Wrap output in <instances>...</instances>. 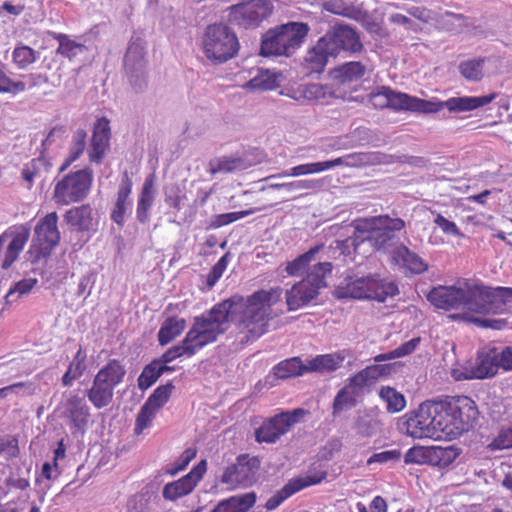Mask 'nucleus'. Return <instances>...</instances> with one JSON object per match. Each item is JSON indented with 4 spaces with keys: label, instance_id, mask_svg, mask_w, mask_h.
I'll list each match as a JSON object with an SVG mask.
<instances>
[{
    "label": "nucleus",
    "instance_id": "1",
    "mask_svg": "<svg viewBox=\"0 0 512 512\" xmlns=\"http://www.w3.org/2000/svg\"><path fill=\"white\" fill-rule=\"evenodd\" d=\"M280 287L257 290L244 297L234 294L215 304L208 312L194 318L193 326L184 339L168 348L160 357L172 362L181 356L191 357L209 343L215 342L234 323L240 343L248 344L268 332L272 306L281 297Z\"/></svg>",
    "mask_w": 512,
    "mask_h": 512
},
{
    "label": "nucleus",
    "instance_id": "2",
    "mask_svg": "<svg viewBox=\"0 0 512 512\" xmlns=\"http://www.w3.org/2000/svg\"><path fill=\"white\" fill-rule=\"evenodd\" d=\"M337 299H368L384 303L387 298L399 294L395 281L382 278L379 274L365 277H345L334 290Z\"/></svg>",
    "mask_w": 512,
    "mask_h": 512
},
{
    "label": "nucleus",
    "instance_id": "3",
    "mask_svg": "<svg viewBox=\"0 0 512 512\" xmlns=\"http://www.w3.org/2000/svg\"><path fill=\"white\" fill-rule=\"evenodd\" d=\"M309 31L307 23L295 21L270 28L261 37L259 54L291 57L305 42Z\"/></svg>",
    "mask_w": 512,
    "mask_h": 512
},
{
    "label": "nucleus",
    "instance_id": "4",
    "mask_svg": "<svg viewBox=\"0 0 512 512\" xmlns=\"http://www.w3.org/2000/svg\"><path fill=\"white\" fill-rule=\"evenodd\" d=\"M464 284L463 308L478 314H499L505 306H512V288H490L470 279Z\"/></svg>",
    "mask_w": 512,
    "mask_h": 512
},
{
    "label": "nucleus",
    "instance_id": "5",
    "mask_svg": "<svg viewBox=\"0 0 512 512\" xmlns=\"http://www.w3.org/2000/svg\"><path fill=\"white\" fill-rule=\"evenodd\" d=\"M441 400H428L421 403L417 410L407 413L403 418L406 432L413 438H431L436 433L447 432V424L443 418Z\"/></svg>",
    "mask_w": 512,
    "mask_h": 512
},
{
    "label": "nucleus",
    "instance_id": "6",
    "mask_svg": "<svg viewBox=\"0 0 512 512\" xmlns=\"http://www.w3.org/2000/svg\"><path fill=\"white\" fill-rule=\"evenodd\" d=\"M239 48V40L231 27L223 23L206 27L202 37V49L213 64L226 63L237 55Z\"/></svg>",
    "mask_w": 512,
    "mask_h": 512
},
{
    "label": "nucleus",
    "instance_id": "7",
    "mask_svg": "<svg viewBox=\"0 0 512 512\" xmlns=\"http://www.w3.org/2000/svg\"><path fill=\"white\" fill-rule=\"evenodd\" d=\"M496 96V93H491L484 96L451 97L446 101H432L412 97L404 93L402 110L420 113H436L446 108L451 113L467 112L491 103Z\"/></svg>",
    "mask_w": 512,
    "mask_h": 512
},
{
    "label": "nucleus",
    "instance_id": "8",
    "mask_svg": "<svg viewBox=\"0 0 512 512\" xmlns=\"http://www.w3.org/2000/svg\"><path fill=\"white\" fill-rule=\"evenodd\" d=\"M331 272L332 264L330 262H319L314 265L304 279L286 291L288 311H294L302 306H306L317 298L319 290L327 285L325 281L326 275Z\"/></svg>",
    "mask_w": 512,
    "mask_h": 512
},
{
    "label": "nucleus",
    "instance_id": "9",
    "mask_svg": "<svg viewBox=\"0 0 512 512\" xmlns=\"http://www.w3.org/2000/svg\"><path fill=\"white\" fill-rule=\"evenodd\" d=\"M126 375L125 367L117 359L109 360L95 375L92 386L87 390L89 401L97 409L110 405L113 401L114 389Z\"/></svg>",
    "mask_w": 512,
    "mask_h": 512
},
{
    "label": "nucleus",
    "instance_id": "10",
    "mask_svg": "<svg viewBox=\"0 0 512 512\" xmlns=\"http://www.w3.org/2000/svg\"><path fill=\"white\" fill-rule=\"evenodd\" d=\"M443 418L447 424L446 434L456 429L458 433L473 429L478 421L479 411L475 402L467 396L447 397L441 400Z\"/></svg>",
    "mask_w": 512,
    "mask_h": 512
},
{
    "label": "nucleus",
    "instance_id": "11",
    "mask_svg": "<svg viewBox=\"0 0 512 512\" xmlns=\"http://www.w3.org/2000/svg\"><path fill=\"white\" fill-rule=\"evenodd\" d=\"M323 36L335 57H359L367 53L359 31L349 24L337 22L331 25Z\"/></svg>",
    "mask_w": 512,
    "mask_h": 512
},
{
    "label": "nucleus",
    "instance_id": "12",
    "mask_svg": "<svg viewBox=\"0 0 512 512\" xmlns=\"http://www.w3.org/2000/svg\"><path fill=\"white\" fill-rule=\"evenodd\" d=\"M92 181L93 170L90 167L67 174L55 185L56 203L67 205L84 200L90 191Z\"/></svg>",
    "mask_w": 512,
    "mask_h": 512
},
{
    "label": "nucleus",
    "instance_id": "13",
    "mask_svg": "<svg viewBox=\"0 0 512 512\" xmlns=\"http://www.w3.org/2000/svg\"><path fill=\"white\" fill-rule=\"evenodd\" d=\"M404 227L405 222L400 218H390L387 215L371 218L370 246L377 251L394 255V250L400 244L395 232Z\"/></svg>",
    "mask_w": 512,
    "mask_h": 512
},
{
    "label": "nucleus",
    "instance_id": "14",
    "mask_svg": "<svg viewBox=\"0 0 512 512\" xmlns=\"http://www.w3.org/2000/svg\"><path fill=\"white\" fill-rule=\"evenodd\" d=\"M274 12L272 0H248L232 7L230 17L238 26L254 29L268 20Z\"/></svg>",
    "mask_w": 512,
    "mask_h": 512
},
{
    "label": "nucleus",
    "instance_id": "15",
    "mask_svg": "<svg viewBox=\"0 0 512 512\" xmlns=\"http://www.w3.org/2000/svg\"><path fill=\"white\" fill-rule=\"evenodd\" d=\"M307 414H309L308 410L296 408L291 411H283L269 418L256 429V441L258 443H275L291 426L298 423L300 419Z\"/></svg>",
    "mask_w": 512,
    "mask_h": 512
},
{
    "label": "nucleus",
    "instance_id": "16",
    "mask_svg": "<svg viewBox=\"0 0 512 512\" xmlns=\"http://www.w3.org/2000/svg\"><path fill=\"white\" fill-rule=\"evenodd\" d=\"M261 461L257 456L249 454H240L236 462L224 469L220 478L221 483L232 485L233 487H250L257 481V473L260 469Z\"/></svg>",
    "mask_w": 512,
    "mask_h": 512
},
{
    "label": "nucleus",
    "instance_id": "17",
    "mask_svg": "<svg viewBox=\"0 0 512 512\" xmlns=\"http://www.w3.org/2000/svg\"><path fill=\"white\" fill-rule=\"evenodd\" d=\"M496 348L480 350L474 360H470L463 367V379H484L493 377L498 370Z\"/></svg>",
    "mask_w": 512,
    "mask_h": 512
},
{
    "label": "nucleus",
    "instance_id": "18",
    "mask_svg": "<svg viewBox=\"0 0 512 512\" xmlns=\"http://www.w3.org/2000/svg\"><path fill=\"white\" fill-rule=\"evenodd\" d=\"M463 289L462 280H458L456 284L450 286L439 285L429 291L427 300L438 309L457 310L463 308Z\"/></svg>",
    "mask_w": 512,
    "mask_h": 512
},
{
    "label": "nucleus",
    "instance_id": "19",
    "mask_svg": "<svg viewBox=\"0 0 512 512\" xmlns=\"http://www.w3.org/2000/svg\"><path fill=\"white\" fill-rule=\"evenodd\" d=\"M327 476V472L308 474L304 477H297L289 480L280 490L276 491L266 502L265 508L268 511L275 510L286 499L299 492L305 487L319 484Z\"/></svg>",
    "mask_w": 512,
    "mask_h": 512
},
{
    "label": "nucleus",
    "instance_id": "20",
    "mask_svg": "<svg viewBox=\"0 0 512 512\" xmlns=\"http://www.w3.org/2000/svg\"><path fill=\"white\" fill-rule=\"evenodd\" d=\"M369 59L347 61L330 70L329 75L338 86L350 85L362 80L369 72Z\"/></svg>",
    "mask_w": 512,
    "mask_h": 512
},
{
    "label": "nucleus",
    "instance_id": "21",
    "mask_svg": "<svg viewBox=\"0 0 512 512\" xmlns=\"http://www.w3.org/2000/svg\"><path fill=\"white\" fill-rule=\"evenodd\" d=\"M64 409V415L69 418L72 424V433L78 432L83 435L90 417L89 407L84 397L70 396L64 404Z\"/></svg>",
    "mask_w": 512,
    "mask_h": 512
},
{
    "label": "nucleus",
    "instance_id": "22",
    "mask_svg": "<svg viewBox=\"0 0 512 512\" xmlns=\"http://www.w3.org/2000/svg\"><path fill=\"white\" fill-rule=\"evenodd\" d=\"M110 122L106 117L96 120L93 127V134L91 138L89 159L94 163H101L106 150L109 147L111 131Z\"/></svg>",
    "mask_w": 512,
    "mask_h": 512
},
{
    "label": "nucleus",
    "instance_id": "23",
    "mask_svg": "<svg viewBox=\"0 0 512 512\" xmlns=\"http://www.w3.org/2000/svg\"><path fill=\"white\" fill-rule=\"evenodd\" d=\"M383 158L384 154L380 152L351 153L332 160L321 161V166L322 171H326L337 166L363 167L380 164L383 162Z\"/></svg>",
    "mask_w": 512,
    "mask_h": 512
},
{
    "label": "nucleus",
    "instance_id": "24",
    "mask_svg": "<svg viewBox=\"0 0 512 512\" xmlns=\"http://www.w3.org/2000/svg\"><path fill=\"white\" fill-rule=\"evenodd\" d=\"M3 234H9L8 239H11L7 246L4 260L1 264L2 269H8L16 261L28 241L30 237V229L25 225L14 226Z\"/></svg>",
    "mask_w": 512,
    "mask_h": 512
},
{
    "label": "nucleus",
    "instance_id": "25",
    "mask_svg": "<svg viewBox=\"0 0 512 512\" xmlns=\"http://www.w3.org/2000/svg\"><path fill=\"white\" fill-rule=\"evenodd\" d=\"M132 190V180L129 177L127 171L123 173L121 182L119 184L116 202L111 211L110 218L120 228L124 226L125 215L131 202L129 201V195Z\"/></svg>",
    "mask_w": 512,
    "mask_h": 512
},
{
    "label": "nucleus",
    "instance_id": "26",
    "mask_svg": "<svg viewBox=\"0 0 512 512\" xmlns=\"http://www.w3.org/2000/svg\"><path fill=\"white\" fill-rule=\"evenodd\" d=\"M330 58L335 59L336 57L330 50V46L324 39V36H322L318 39L316 44L308 50L305 61L311 72L321 73L324 71Z\"/></svg>",
    "mask_w": 512,
    "mask_h": 512
},
{
    "label": "nucleus",
    "instance_id": "27",
    "mask_svg": "<svg viewBox=\"0 0 512 512\" xmlns=\"http://www.w3.org/2000/svg\"><path fill=\"white\" fill-rule=\"evenodd\" d=\"M58 215L56 212L48 213L42 218L34 229L33 242H47L52 245H58L60 242V232L57 228Z\"/></svg>",
    "mask_w": 512,
    "mask_h": 512
},
{
    "label": "nucleus",
    "instance_id": "28",
    "mask_svg": "<svg viewBox=\"0 0 512 512\" xmlns=\"http://www.w3.org/2000/svg\"><path fill=\"white\" fill-rule=\"evenodd\" d=\"M256 501L257 494L254 491L237 494L219 501L211 512H248Z\"/></svg>",
    "mask_w": 512,
    "mask_h": 512
},
{
    "label": "nucleus",
    "instance_id": "29",
    "mask_svg": "<svg viewBox=\"0 0 512 512\" xmlns=\"http://www.w3.org/2000/svg\"><path fill=\"white\" fill-rule=\"evenodd\" d=\"M64 221L75 231H89L93 226L92 208L89 204L69 209L64 215Z\"/></svg>",
    "mask_w": 512,
    "mask_h": 512
},
{
    "label": "nucleus",
    "instance_id": "30",
    "mask_svg": "<svg viewBox=\"0 0 512 512\" xmlns=\"http://www.w3.org/2000/svg\"><path fill=\"white\" fill-rule=\"evenodd\" d=\"M403 96L404 93L395 92L389 87L381 86L376 93L370 95V100L375 107L400 111L403 109Z\"/></svg>",
    "mask_w": 512,
    "mask_h": 512
},
{
    "label": "nucleus",
    "instance_id": "31",
    "mask_svg": "<svg viewBox=\"0 0 512 512\" xmlns=\"http://www.w3.org/2000/svg\"><path fill=\"white\" fill-rule=\"evenodd\" d=\"M186 328V320L175 316H170L164 320L158 331V342L160 346H165L178 337Z\"/></svg>",
    "mask_w": 512,
    "mask_h": 512
},
{
    "label": "nucleus",
    "instance_id": "32",
    "mask_svg": "<svg viewBox=\"0 0 512 512\" xmlns=\"http://www.w3.org/2000/svg\"><path fill=\"white\" fill-rule=\"evenodd\" d=\"M153 177V175H150L148 178H146L137 202L136 218L142 224L148 222L149 210L152 207L154 201Z\"/></svg>",
    "mask_w": 512,
    "mask_h": 512
},
{
    "label": "nucleus",
    "instance_id": "33",
    "mask_svg": "<svg viewBox=\"0 0 512 512\" xmlns=\"http://www.w3.org/2000/svg\"><path fill=\"white\" fill-rule=\"evenodd\" d=\"M438 27L454 35L461 34L469 27L468 18L463 14L446 11L436 19Z\"/></svg>",
    "mask_w": 512,
    "mask_h": 512
},
{
    "label": "nucleus",
    "instance_id": "34",
    "mask_svg": "<svg viewBox=\"0 0 512 512\" xmlns=\"http://www.w3.org/2000/svg\"><path fill=\"white\" fill-rule=\"evenodd\" d=\"M145 55L146 51L143 40L140 38L132 40L124 56V70L146 67Z\"/></svg>",
    "mask_w": 512,
    "mask_h": 512
},
{
    "label": "nucleus",
    "instance_id": "35",
    "mask_svg": "<svg viewBox=\"0 0 512 512\" xmlns=\"http://www.w3.org/2000/svg\"><path fill=\"white\" fill-rule=\"evenodd\" d=\"M430 465L444 468L449 466L460 455L461 449L450 445L447 447L430 446Z\"/></svg>",
    "mask_w": 512,
    "mask_h": 512
},
{
    "label": "nucleus",
    "instance_id": "36",
    "mask_svg": "<svg viewBox=\"0 0 512 512\" xmlns=\"http://www.w3.org/2000/svg\"><path fill=\"white\" fill-rule=\"evenodd\" d=\"M394 258L401 259L403 265L415 274H420L428 268L419 255L409 250L403 244H399L394 250Z\"/></svg>",
    "mask_w": 512,
    "mask_h": 512
},
{
    "label": "nucleus",
    "instance_id": "37",
    "mask_svg": "<svg viewBox=\"0 0 512 512\" xmlns=\"http://www.w3.org/2000/svg\"><path fill=\"white\" fill-rule=\"evenodd\" d=\"M273 371L277 379H287L303 375L307 372V365H304L299 358L294 357L281 361L273 368Z\"/></svg>",
    "mask_w": 512,
    "mask_h": 512
},
{
    "label": "nucleus",
    "instance_id": "38",
    "mask_svg": "<svg viewBox=\"0 0 512 512\" xmlns=\"http://www.w3.org/2000/svg\"><path fill=\"white\" fill-rule=\"evenodd\" d=\"M194 486L190 482V477L182 478L167 483L162 490V496L165 500L176 501L177 499L190 494L194 490Z\"/></svg>",
    "mask_w": 512,
    "mask_h": 512
},
{
    "label": "nucleus",
    "instance_id": "39",
    "mask_svg": "<svg viewBox=\"0 0 512 512\" xmlns=\"http://www.w3.org/2000/svg\"><path fill=\"white\" fill-rule=\"evenodd\" d=\"M278 86L276 73H272L269 70H259L258 74L245 84V88L250 91H267Z\"/></svg>",
    "mask_w": 512,
    "mask_h": 512
},
{
    "label": "nucleus",
    "instance_id": "40",
    "mask_svg": "<svg viewBox=\"0 0 512 512\" xmlns=\"http://www.w3.org/2000/svg\"><path fill=\"white\" fill-rule=\"evenodd\" d=\"M252 165L253 163L244 157L229 156L217 159L216 165L211 164L210 170L212 174L218 172L230 173L236 170H245Z\"/></svg>",
    "mask_w": 512,
    "mask_h": 512
},
{
    "label": "nucleus",
    "instance_id": "41",
    "mask_svg": "<svg viewBox=\"0 0 512 512\" xmlns=\"http://www.w3.org/2000/svg\"><path fill=\"white\" fill-rule=\"evenodd\" d=\"M379 396L387 404V412L389 413H398L406 406L404 395L393 387H381Z\"/></svg>",
    "mask_w": 512,
    "mask_h": 512
},
{
    "label": "nucleus",
    "instance_id": "42",
    "mask_svg": "<svg viewBox=\"0 0 512 512\" xmlns=\"http://www.w3.org/2000/svg\"><path fill=\"white\" fill-rule=\"evenodd\" d=\"M486 63V58L480 57L463 61L459 64L458 69L460 74L468 81H480L483 76V68Z\"/></svg>",
    "mask_w": 512,
    "mask_h": 512
},
{
    "label": "nucleus",
    "instance_id": "43",
    "mask_svg": "<svg viewBox=\"0 0 512 512\" xmlns=\"http://www.w3.org/2000/svg\"><path fill=\"white\" fill-rule=\"evenodd\" d=\"M353 427L356 434L363 438H370L376 435L381 427L379 420L372 418L370 415H358L355 418Z\"/></svg>",
    "mask_w": 512,
    "mask_h": 512
},
{
    "label": "nucleus",
    "instance_id": "44",
    "mask_svg": "<svg viewBox=\"0 0 512 512\" xmlns=\"http://www.w3.org/2000/svg\"><path fill=\"white\" fill-rule=\"evenodd\" d=\"M174 389L173 382L168 381L165 385L158 386L144 404L157 412L169 401Z\"/></svg>",
    "mask_w": 512,
    "mask_h": 512
},
{
    "label": "nucleus",
    "instance_id": "45",
    "mask_svg": "<svg viewBox=\"0 0 512 512\" xmlns=\"http://www.w3.org/2000/svg\"><path fill=\"white\" fill-rule=\"evenodd\" d=\"M359 403L349 394L348 390L343 386L335 395L332 404V415L337 417L341 412L356 407Z\"/></svg>",
    "mask_w": 512,
    "mask_h": 512
},
{
    "label": "nucleus",
    "instance_id": "46",
    "mask_svg": "<svg viewBox=\"0 0 512 512\" xmlns=\"http://www.w3.org/2000/svg\"><path fill=\"white\" fill-rule=\"evenodd\" d=\"M38 54L31 47L18 44L12 53V59L19 69H25L36 61Z\"/></svg>",
    "mask_w": 512,
    "mask_h": 512
},
{
    "label": "nucleus",
    "instance_id": "47",
    "mask_svg": "<svg viewBox=\"0 0 512 512\" xmlns=\"http://www.w3.org/2000/svg\"><path fill=\"white\" fill-rule=\"evenodd\" d=\"M37 282L38 280L36 278H25L18 281L5 295L4 299L6 305H10L16 302L19 297L30 293Z\"/></svg>",
    "mask_w": 512,
    "mask_h": 512
},
{
    "label": "nucleus",
    "instance_id": "48",
    "mask_svg": "<svg viewBox=\"0 0 512 512\" xmlns=\"http://www.w3.org/2000/svg\"><path fill=\"white\" fill-rule=\"evenodd\" d=\"M324 247L323 244L316 245L310 248L306 253L298 256L292 262H289L286 267V272L289 275H295L306 269L310 261L314 258V256Z\"/></svg>",
    "mask_w": 512,
    "mask_h": 512
},
{
    "label": "nucleus",
    "instance_id": "49",
    "mask_svg": "<svg viewBox=\"0 0 512 512\" xmlns=\"http://www.w3.org/2000/svg\"><path fill=\"white\" fill-rule=\"evenodd\" d=\"M370 225L371 218L354 222V233L349 237L353 241V244H355L358 253L363 244L368 243L370 245Z\"/></svg>",
    "mask_w": 512,
    "mask_h": 512
},
{
    "label": "nucleus",
    "instance_id": "50",
    "mask_svg": "<svg viewBox=\"0 0 512 512\" xmlns=\"http://www.w3.org/2000/svg\"><path fill=\"white\" fill-rule=\"evenodd\" d=\"M158 362L153 359L149 364H147L141 374L139 375L137 382L140 390L145 391L150 388L153 384L157 382V380L161 377V374L158 369Z\"/></svg>",
    "mask_w": 512,
    "mask_h": 512
},
{
    "label": "nucleus",
    "instance_id": "51",
    "mask_svg": "<svg viewBox=\"0 0 512 512\" xmlns=\"http://www.w3.org/2000/svg\"><path fill=\"white\" fill-rule=\"evenodd\" d=\"M56 39L59 42L57 53L69 58L70 60L81 54L86 49L84 45L76 43L69 39L65 34H58Z\"/></svg>",
    "mask_w": 512,
    "mask_h": 512
},
{
    "label": "nucleus",
    "instance_id": "52",
    "mask_svg": "<svg viewBox=\"0 0 512 512\" xmlns=\"http://www.w3.org/2000/svg\"><path fill=\"white\" fill-rule=\"evenodd\" d=\"M319 172H322L321 162H313V163H307V164H301L298 166H294L287 171L267 177V180L278 179V178L287 177V176L298 177V176H302V175H308V174L319 173Z\"/></svg>",
    "mask_w": 512,
    "mask_h": 512
},
{
    "label": "nucleus",
    "instance_id": "53",
    "mask_svg": "<svg viewBox=\"0 0 512 512\" xmlns=\"http://www.w3.org/2000/svg\"><path fill=\"white\" fill-rule=\"evenodd\" d=\"M253 212L254 210L250 209L214 215L206 229L208 230L220 228L222 226L233 223L239 219H242L248 215H251Z\"/></svg>",
    "mask_w": 512,
    "mask_h": 512
},
{
    "label": "nucleus",
    "instance_id": "54",
    "mask_svg": "<svg viewBox=\"0 0 512 512\" xmlns=\"http://www.w3.org/2000/svg\"><path fill=\"white\" fill-rule=\"evenodd\" d=\"M125 75L135 93H143L148 86L146 67L125 69Z\"/></svg>",
    "mask_w": 512,
    "mask_h": 512
},
{
    "label": "nucleus",
    "instance_id": "55",
    "mask_svg": "<svg viewBox=\"0 0 512 512\" xmlns=\"http://www.w3.org/2000/svg\"><path fill=\"white\" fill-rule=\"evenodd\" d=\"M337 370V363L331 354L318 355L308 361L307 372H332Z\"/></svg>",
    "mask_w": 512,
    "mask_h": 512
},
{
    "label": "nucleus",
    "instance_id": "56",
    "mask_svg": "<svg viewBox=\"0 0 512 512\" xmlns=\"http://www.w3.org/2000/svg\"><path fill=\"white\" fill-rule=\"evenodd\" d=\"M430 446H413L411 447L404 456V462L406 464H427L430 465Z\"/></svg>",
    "mask_w": 512,
    "mask_h": 512
},
{
    "label": "nucleus",
    "instance_id": "57",
    "mask_svg": "<svg viewBox=\"0 0 512 512\" xmlns=\"http://www.w3.org/2000/svg\"><path fill=\"white\" fill-rule=\"evenodd\" d=\"M344 387L348 390L349 394H351L352 397L357 400L358 403H361L364 399V396L370 391L368 385L360 380L356 374L348 378Z\"/></svg>",
    "mask_w": 512,
    "mask_h": 512
},
{
    "label": "nucleus",
    "instance_id": "58",
    "mask_svg": "<svg viewBox=\"0 0 512 512\" xmlns=\"http://www.w3.org/2000/svg\"><path fill=\"white\" fill-rule=\"evenodd\" d=\"M196 453V449H185L183 453L175 460V462L165 469V473L174 476L178 472L183 471L189 465V463L195 458Z\"/></svg>",
    "mask_w": 512,
    "mask_h": 512
},
{
    "label": "nucleus",
    "instance_id": "59",
    "mask_svg": "<svg viewBox=\"0 0 512 512\" xmlns=\"http://www.w3.org/2000/svg\"><path fill=\"white\" fill-rule=\"evenodd\" d=\"M56 246L57 245H52V243L32 241L30 250L28 251L31 262L36 263L41 259H48Z\"/></svg>",
    "mask_w": 512,
    "mask_h": 512
},
{
    "label": "nucleus",
    "instance_id": "60",
    "mask_svg": "<svg viewBox=\"0 0 512 512\" xmlns=\"http://www.w3.org/2000/svg\"><path fill=\"white\" fill-rule=\"evenodd\" d=\"M489 447L493 450L512 448V424L507 427H502L498 435L490 443Z\"/></svg>",
    "mask_w": 512,
    "mask_h": 512
},
{
    "label": "nucleus",
    "instance_id": "61",
    "mask_svg": "<svg viewBox=\"0 0 512 512\" xmlns=\"http://www.w3.org/2000/svg\"><path fill=\"white\" fill-rule=\"evenodd\" d=\"M156 411L143 404L141 407L135 422L134 432L139 435L144 429L148 428L151 424L152 419L155 417Z\"/></svg>",
    "mask_w": 512,
    "mask_h": 512
},
{
    "label": "nucleus",
    "instance_id": "62",
    "mask_svg": "<svg viewBox=\"0 0 512 512\" xmlns=\"http://www.w3.org/2000/svg\"><path fill=\"white\" fill-rule=\"evenodd\" d=\"M307 93L316 99H325L327 96L345 99V94L338 93L336 89L327 85L312 84L307 88Z\"/></svg>",
    "mask_w": 512,
    "mask_h": 512
},
{
    "label": "nucleus",
    "instance_id": "63",
    "mask_svg": "<svg viewBox=\"0 0 512 512\" xmlns=\"http://www.w3.org/2000/svg\"><path fill=\"white\" fill-rule=\"evenodd\" d=\"M86 138L87 133L85 130L77 129L74 132L69 153V155L72 157V160H77L82 155L86 147Z\"/></svg>",
    "mask_w": 512,
    "mask_h": 512
},
{
    "label": "nucleus",
    "instance_id": "64",
    "mask_svg": "<svg viewBox=\"0 0 512 512\" xmlns=\"http://www.w3.org/2000/svg\"><path fill=\"white\" fill-rule=\"evenodd\" d=\"M229 254H224L215 265L211 268L210 272L207 275V286L212 288L217 281L221 278L222 274L226 270L228 264Z\"/></svg>",
    "mask_w": 512,
    "mask_h": 512
}]
</instances>
